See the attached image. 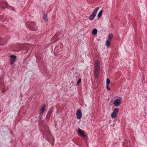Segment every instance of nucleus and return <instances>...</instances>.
Returning <instances> with one entry per match:
<instances>
[{"label":"nucleus","instance_id":"f257e3e1","mask_svg":"<svg viewBox=\"0 0 147 147\" xmlns=\"http://www.w3.org/2000/svg\"><path fill=\"white\" fill-rule=\"evenodd\" d=\"M26 25L27 28L32 30L36 31V28L35 26L34 22L31 21H27L26 23Z\"/></svg>","mask_w":147,"mask_h":147},{"label":"nucleus","instance_id":"f03ea898","mask_svg":"<svg viewBox=\"0 0 147 147\" xmlns=\"http://www.w3.org/2000/svg\"><path fill=\"white\" fill-rule=\"evenodd\" d=\"M99 7H97L94 10L92 13L89 16V19L90 20H92L94 19L96 16L97 11L99 9Z\"/></svg>","mask_w":147,"mask_h":147},{"label":"nucleus","instance_id":"7ed1b4c3","mask_svg":"<svg viewBox=\"0 0 147 147\" xmlns=\"http://www.w3.org/2000/svg\"><path fill=\"white\" fill-rule=\"evenodd\" d=\"M118 111V108H116L114 109L113 113L111 114V117L113 118H115L117 117Z\"/></svg>","mask_w":147,"mask_h":147},{"label":"nucleus","instance_id":"20e7f679","mask_svg":"<svg viewBox=\"0 0 147 147\" xmlns=\"http://www.w3.org/2000/svg\"><path fill=\"white\" fill-rule=\"evenodd\" d=\"M16 57L15 55H11L10 56V63L12 65L13 64L16 60Z\"/></svg>","mask_w":147,"mask_h":147},{"label":"nucleus","instance_id":"39448f33","mask_svg":"<svg viewBox=\"0 0 147 147\" xmlns=\"http://www.w3.org/2000/svg\"><path fill=\"white\" fill-rule=\"evenodd\" d=\"M94 70H100V63L98 61L96 60L94 63Z\"/></svg>","mask_w":147,"mask_h":147},{"label":"nucleus","instance_id":"423d86ee","mask_svg":"<svg viewBox=\"0 0 147 147\" xmlns=\"http://www.w3.org/2000/svg\"><path fill=\"white\" fill-rule=\"evenodd\" d=\"M121 99H117L114 102L113 104L115 107H118L121 104Z\"/></svg>","mask_w":147,"mask_h":147},{"label":"nucleus","instance_id":"0eeeda50","mask_svg":"<svg viewBox=\"0 0 147 147\" xmlns=\"http://www.w3.org/2000/svg\"><path fill=\"white\" fill-rule=\"evenodd\" d=\"M46 107V105L44 104L43 106L41 107L39 111V114L40 115H41L45 111Z\"/></svg>","mask_w":147,"mask_h":147},{"label":"nucleus","instance_id":"6e6552de","mask_svg":"<svg viewBox=\"0 0 147 147\" xmlns=\"http://www.w3.org/2000/svg\"><path fill=\"white\" fill-rule=\"evenodd\" d=\"M77 118L78 119H80L82 116V113L80 110H78L76 112Z\"/></svg>","mask_w":147,"mask_h":147},{"label":"nucleus","instance_id":"1a4fd4ad","mask_svg":"<svg viewBox=\"0 0 147 147\" xmlns=\"http://www.w3.org/2000/svg\"><path fill=\"white\" fill-rule=\"evenodd\" d=\"M78 132L79 133L81 136L86 137V135L84 134V131L80 129H79L78 131Z\"/></svg>","mask_w":147,"mask_h":147},{"label":"nucleus","instance_id":"9d476101","mask_svg":"<svg viewBox=\"0 0 147 147\" xmlns=\"http://www.w3.org/2000/svg\"><path fill=\"white\" fill-rule=\"evenodd\" d=\"M100 70H94V75L96 78H97L99 75Z\"/></svg>","mask_w":147,"mask_h":147},{"label":"nucleus","instance_id":"9b49d317","mask_svg":"<svg viewBox=\"0 0 147 147\" xmlns=\"http://www.w3.org/2000/svg\"><path fill=\"white\" fill-rule=\"evenodd\" d=\"M1 4L2 5H2H4L5 6L4 7H2L3 9L5 8H7V6L8 5V3L5 1H3L1 2Z\"/></svg>","mask_w":147,"mask_h":147},{"label":"nucleus","instance_id":"f8f14e48","mask_svg":"<svg viewBox=\"0 0 147 147\" xmlns=\"http://www.w3.org/2000/svg\"><path fill=\"white\" fill-rule=\"evenodd\" d=\"M102 12L103 11L102 10H100V11L99 12V13L98 14V18H100L101 17V16L102 15Z\"/></svg>","mask_w":147,"mask_h":147},{"label":"nucleus","instance_id":"ddd939ff","mask_svg":"<svg viewBox=\"0 0 147 147\" xmlns=\"http://www.w3.org/2000/svg\"><path fill=\"white\" fill-rule=\"evenodd\" d=\"M113 34H109V38H108V40L110 41H111L113 38Z\"/></svg>","mask_w":147,"mask_h":147},{"label":"nucleus","instance_id":"4468645a","mask_svg":"<svg viewBox=\"0 0 147 147\" xmlns=\"http://www.w3.org/2000/svg\"><path fill=\"white\" fill-rule=\"evenodd\" d=\"M97 32V30L96 29H94L92 31V34L93 35L96 34Z\"/></svg>","mask_w":147,"mask_h":147},{"label":"nucleus","instance_id":"2eb2a0df","mask_svg":"<svg viewBox=\"0 0 147 147\" xmlns=\"http://www.w3.org/2000/svg\"><path fill=\"white\" fill-rule=\"evenodd\" d=\"M43 17L45 21H47L48 19L47 15L46 14H43Z\"/></svg>","mask_w":147,"mask_h":147},{"label":"nucleus","instance_id":"dca6fc26","mask_svg":"<svg viewBox=\"0 0 147 147\" xmlns=\"http://www.w3.org/2000/svg\"><path fill=\"white\" fill-rule=\"evenodd\" d=\"M110 41L108 40L106 42V45L107 46H109L110 45Z\"/></svg>","mask_w":147,"mask_h":147},{"label":"nucleus","instance_id":"f3484780","mask_svg":"<svg viewBox=\"0 0 147 147\" xmlns=\"http://www.w3.org/2000/svg\"><path fill=\"white\" fill-rule=\"evenodd\" d=\"M110 81L109 79V78H107V86H108V85H109V84L110 83Z\"/></svg>","mask_w":147,"mask_h":147},{"label":"nucleus","instance_id":"a211bd4d","mask_svg":"<svg viewBox=\"0 0 147 147\" xmlns=\"http://www.w3.org/2000/svg\"><path fill=\"white\" fill-rule=\"evenodd\" d=\"M81 79H79L78 80V82H77V84H80L81 82Z\"/></svg>","mask_w":147,"mask_h":147},{"label":"nucleus","instance_id":"6ab92c4d","mask_svg":"<svg viewBox=\"0 0 147 147\" xmlns=\"http://www.w3.org/2000/svg\"><path fill=\"white\" fill-rule=\"evenodd\" d=\"M106 86L107 88V89L108 90H110V88H109L108 85V86H107V84H106Z\"/></svg>","mask_w":147,"mask_h":147},{"label":"nucleus","instance_id":"aec40b11","mask_svg":"<svg viewBox=\"0 0 147 147\" xmlns=\"http://www.w3.org/2000/svg\"><path fill=\"white\" fill-rule=\"evenodd\" d=\"M2 92H5V90H4V91L3 90V91H2Z\"/></svg>","mask_w":147,"mask_h":147}]
</instances>
